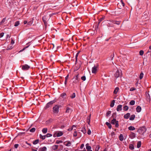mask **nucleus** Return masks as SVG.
<instances>
[{
	"label": "nucleus",
	"instance_id": "1",
	"mask_svg": "<svg viewBox=\"0 0 151 151\" xmlns=\"http://www.w3.org/2000/svg\"><path fill=\"white\" fill-rule=\"evenodd\" d=\"M147 129L145 127L143 126L140 127L138 130V132L140 134H143L146 132Z\"/></svg>",
	"mask_w": 151,
	"mask_h": 151
},
{
	"label": "nucleus",
	"instance_id": "2",
	"mask_svg": "<svg viewBox=\"0 0 151 151\" xmlns=\"http://www.w3.org/2000/svg\"><path fill=\"white\" fill-rule=\"evenodd\" d=\"M122 75V71L121 70H117L114 74L116 78H117L121 76Z\"/></svg>",
	"mask_w": 151,
	"mask_h": 151
},
{
	"label": "nucleus",
	"instance_id": "3",
	"mask_svg": "<svg viewBox=\"0 0 151 151\" xmlns=\"http://www.w3.org/2000/svg\"><path fill=\"white\" fill-rule=\"evenodd\" d=\"M59 106L57 105H56L53 108V111L55 113H57L59 112Z\"/></svg>",
	"mask_w": 151,
	"mask_h": 151
},
{
	"label": "nucleus",
	"instance_id": "4",
	"mask_svg": "<svg viewBox=\"0 0 151 151\" xmlns=\"http://www.w3.org/2000/svg\"><path fill=\"white\" fill-rule=\"evenodd\" d=\"M99 65H94L92 68V72L93 73H96L97 71Z\"/></svg>",
	"mask_w": 151,
	"mask_h": 151
},
{
	"label": "nucleus",
	"instance_id": "5",
	"mask_svg": "<svg viewBox=\"0 0 151 151\" xmlns=\"http://www.w3.org/2000/svg\"><path fill=\"white\" fill-rule=\"evenodd\" d=\"M55 100H53L50 101L48 102L46 105V106L45 107L46 109H47V108L51 106L52 104H53L55 102Z\"/></svg>",
	"mask_w": 151,
	"mask_h": 151
},
{
	"label": "nucleus",
	"instance_id": "6",
	"mask_svg": "<svg viewBox=\"0 0 151 151\" xmlns=\"http://www.w3.org/2000/svg\"><path fill=\"white\" fill-rule=\"evenodd\" d=\"M63 135V133L61 132H55L53 134V137H55L56 136L58 137H60Z\"/></svg>",
	"mask_w": 151,
	"mask_h": 151
},
{
	"label": "nucleus",
	"instance_id": "7",
	"mask_svg": "<svg viewBox=\"0 0 151 151\" xmlns=\"http://www.w3.org/2000/svg\"><path fill=\"white\" fill-rule=\"evenodd\" d=\"M78 74L77 75L75 76L73 78V79L74 80L73 81V83H77L78 82Z\"/></svg>",
	"mask_w": 151,
	"mask_h": 151
},
{
	"label": "nucleus",
	"instance_id": "8",
	"mask_svg": "<svg viewBox=\"0 0 151 151\" xmlns=\"http://www.w3.org/2000/svg\"><path fill=\"white\" fill-rule=\"evenodd\" d=\"M30 68V67L27 65H25L22 66V69L23 70H27Z\"/></svg>",
	"mask_w": 151,
	"mask_h": 151
},
{
	"label": "nucleus",
	"instance_id": "9",
	"mask_svg": "<svg viewBox=\"0 0 151 151\" xmlns=\"http://www.w3.org/2000/svg\"><path fill=\"white\" fill-rule=\"evenodd\" d=\"M72 111V110L71 109V108L67 107H66L65 113L68 114H70L71 113Z\"/></svg>",
	"mask_w": 151,
	"mask_h": 151
},
{
	"label": "nucleus",
	"instance_id": "10",
	"mask_svg": "<svg viewBox=\"0 0 151 151\" xmlns=\"http://www.w3.org/2000/svg\"><path fill=\"white\" fill-rule=\"evenodd\" d=\"M47 149L46 147L45 146L40 148L39 149L38 151H46Z\"/></svg>",
	"mask_w": 151,
	"mask_h": 151
},
{
	"label": "nucleus",
	"instance_id": "11",
	"mask_svg": "<svg viewBox=\"0 0 151 151\" xmlns=\"http://www.w3.org/2000/svg\"><path fill=\"white\" fill-rule=\"evenodd\" d=\"M122 106L121 105H118L117 107L116 110L118 111H120L122 110Z\"/></svg>",
	"mask_w": 151,
	"mask_h": 151
},
{
	"label": "nucleus",
	"instance_id": "12",
	"mask_svg": "<svg viewBox=\"0 0 151 151\" xmlns=\"http://www.w3.org/2000/svg\"><path fill=\"white\" fill-rule=\"evenodd\" d=\"M136 111L138 112H139L141 111V108L139 106H138L137 107L136 109Z\"/></svg>",
	"mask_w": 151,
	"mask_h": 151
},
{
	"label": "nucleus",
	"instance_id": "13",
	"mask_svg": "<svg viewBox=\"0 0 151 151\" xmlns=\"http://www.w3.org/2000/svg\"><path fill=\"white\" fill-rule=\"evenodd\" d=\"M130 114L129 113H127L124 116V118L126 119H128L129 118L130 115Z\"/></svg>",
	"mask_w": 151,
	"mask_h": 151
},
{
	"label": "nucleus",
	"instance_id": "14",
	"mask_svg": "<svg viewBox=\"0 0 151 151\" xmlns=\"http://www.w3.org/2000/svg\"><path fill=\"white\" fill-rule=\"evenodd\" d=\"M130 137L132 139H133L135 137V134L134 133H132L130 135Z\"/></svg>",
	"mask_w": 151,
	"mask_h": 151
},
{
	"label": "nucleus",
	"instance_id": "15",
	"mask_svg": "<svg viewBox=\"0 0 151 151\" xmlns=\"http://www.w3.org/2000/svg\"><path fill=\"white\" fill-rule=\"evenodd\" d=\"M86 149L87 150H91V147L89 145V144L88 143L86 144Z\"/></svg>",
	"mask_w": 151,
	"mask_h": 151
},
{
	"label": "nucleus",
	"instance_id": "16",
	"mask_svg": "<svg viewBox=\"0 0 151 151\" xmlns=\"http://www.w3.org/2000/svg\"><path fill=\"white\" fill-rule=\"evenodd\" d=\"M147 99V100L150 101V94L148 93L146 94Z\"/></svg>",
	"mask_w": 151,
	"mask_h": 151
},
{
	"label": "nucleus",
	"instance_id": "17",
	"mask_svg": "<svg viewBox=\"0 0 151 151\" xmlns=\"http://www.w3.org/2000/svg\"><path fill=\"white\" fill-rule=\"evenodd\" d=\"M119 90V88L116 87L115 88V89L114 91V94H116L118 92V91Z\"/></svg>",
	"mask_w": 151,
	"mask_h": 151
},
{
	"label": "nucleus",
	"instance_id": "18",
	"mask_svg": "<svg viewBox=\"0 0 151 151\" xmlns=\"http://www.w3.org/2000/svg\"><path fill=\"white\" fill-rule=\"evenodd\" d=\"M135 118V115L134 114L132 115L129 118V120H133Z\"/></svg>",
	"mask_w": 151,
	"mask_h": 151
},
{
	"label": "nucleus",
	"instance_id": "19",
	"mask_svg": "<svg viewBox=\"0 0 151 151\" xmlns=\"http://www.w3.org/2000/svg\"><path fill=\"white\" fill-rule=\"evenodd\" d=\"M47 128H44L42 129V131L44 134H45L47 132Z\"/></svg>",
	"mask_w": 151,
	"mask_h": 151
},
{
	"label": "nucleus",
	"instance_id": "20",
	"mask_svg": "<svg viewBox=\"0 0 151 151\" xmlns=\"http://www.w3.org/2000/svg\"><path fill=\"white\" fill-rule=\"evenodd\" d=\"M115 102V100H112V102L111 104H110V106L111 107H112L114 106V104Z\"/></svg>",
	"mask_w": 151,
	"mask_h": 151
},
{
	"label": "nucleus",
	"instance_id": "21",
	"mask_svg": "<svg viewBox=\"0 0 151 151\" xmlns=\"http://www.w3.org/2000/svg\"><path fill=\"white\" fill-rule=\"evenodd\" d=\"M106 124L108 126V127L110 129H111V124L108 122H106Z\"/></svg>",
	"mask_w": 151,
	"mask_h": 151
},
{
	"label": "nucleus",
	"instance_id": "22",
	"mask_svg": "<svg viewBox=\"0 0 151 151\" xmlns=\"http://www.w3.org/2000/svg\"><path fill=\"white\" fill-rule=\"evenodd\" d=\"M58 145H54L52 146V148L53 150H55L58 149Z\"/></svg>",
	"mask_w": 151,
	"mask_h": 151
},
{
	"label": "nucleus",
	"instance_id": "23",
	"mask_svg": "<svg viewBox=\"0 0 151 151\" xmlns=\"http://www.w3.org/2000/svg\"><path fill=\"white\" fill-rule=\"evenodd\" d=\"M119 137V140L121 141H122L123 140L124 137H123V135L122 134H120Z\"/></svg>",
	"mask_w": 151,
	"mask_h": 151
},
{
	"label": "nucleus",
	"instance_id": "24",
	"mask_svg": "<svg viewBox=\"0 0 151 151\" xmlns=\"http://www.w3.org/2000/svg\"><path fill=\"white\" fill-rule=\"evenodd\" d=\"M128 129L130 130H133L135 129V128L133 126H130L129 127Z\"/></svg>",
	"mask_w": 151,
	"mask_h": 151
},
{
	"label": "nucleus",
	"instance_id": "25",
	"mask_svg": "<svg viewBox=\"0 0 151 151\" xmlns=\"http://www.w3.org/2000/svg\"><path fill=\"white\" fill-rule=\"evenodd\" d=\"M91 116V114H90L88 118L87 119V122H88V124H89V125H90V122Z\"/></svg>",
	"mask_w": 151,
	"mask_h": 151
},
{
	"label": "nucleus",
	"instance_id": "26",
	"mask_svg": "<svg viewBox=\"0 0 151 151\" xmlns=\"http://www.w3.org/2000/svg\"><path fill=\"white\" fill-rule=\"evenodd\" d=\"M141 146V142L139 141L137 143V147L138 148H139Z\"/></svg>",
	"mask_w": 151,
	"mask_h": 151
},
{
	"label": "nucleus",
	"instance_id": "27",
	"mask_svg": "<svg viewBox=\"0 0 151 151\" xmlns=\"http://www.w3.org/2000/svg\"><path fill=\"white\" fill-rule=\"evenodd\" d=\"M135 102L134 100H132L129 102V104L131 105H134L135 104Z\"/></svg>",
	"mask_w": 151,
	"mask_h": 151
},
{
	"label": "nucleus",
	"instance_id": "28",
	"mask_svg": "<svg viewBox=\"0 0 151 151\" xmlns=\"http://www.w3.org/2000/svg\"><path fill=\"white\" fill-rule=\"evenodd\" d=\"M81 131L84 133H85L86 132V130L85 127H83L82 128Z\"/></svg>",
	"mask_w": 151,
	"mask_h": 151
},
{
	"label": "nucleus",
	"instance_id": "29",
	"mask_svg": "<svg viewBox=\"0 0 151 151\" xmlns=\"http://www.w3.org/2000/svg\"><path fill=\"white\" fill-rule=\"evenodd\" d=\"M116 121H116L115 119H114L113 120H112L111 123L113 124H114Z\"/></svg>",
	"mask_w": 151,
	"mask_h": 151
},
{
	"label": "nucleus",
	"instance_id": "30",
	"mask_svg": "<svg viewBox=\"0 0 151 151\" xmlns=\"http://www.w3.org/2000/svg\"><path fill=\"white\" fill-rule=\"evenodd\" d=\"M19 24V21H17L15 22L14 26L15 27L18 26Z\"/></svg>",
	"mask_w": 151,
	"mask_h": 151
},
{
	"label": "nucleus",
	"instance_id": "31",
	"mask_svg": "<svg viewBox=\"0 0 151 151\" xmlns=\"http://www.w3.org/2000/svg\"><path fill=\"white\" fill-rule=\"evenodd\" d=\"M40 138L42 139H45L46 136L45 135L42 136L41 134H40Z\"/></svg>",
	"mask_w": 151,
	"mask_h": 151
},
{
	"label": "nucleus",
	"instance_id": "32",
	"mask_svg": "<svg viewBox=\"0 0 151 151\" xmlns=\"http://www.w3.org/2000/svg\"><path fill=\"white\" fill-rule=\"evenodd\" d=\"M46 16H45L44 17H43L42 19L43 20L45 24V22H46L47 19H46Z\"/></svg>",
	"mask_w": 151,
	"mask_h": 151
},
{
	"label": "nucleus",
	"instance_id": "33",
	"mask_svg": "<svg viewBox=\"0 0 151 151\" xmlns=\"http://www.w3.org/2000/svg\"><path fill=\"white\" fill-rule=\"evenodd\" d=\"M129 107L127 106H125L124 107V110L127 111Z\"/></svg>",
	"mask_w": 151,
	"mask_h": 151
},
{
	"label": "nucleus",
	"instance_id": "34",
	"mask_svg": "<svg viewBox=\"0 0 151 151\" xmlns=\"http://www.w3.org/2000/svg\"><path fill=\"white\" fill-rule=\"evenodd\" d=\"M80 52V51H79L77 53V54H76V62H77V57L78 56V54H79V53Z\"/></svg>",
	"mask_w": 151,
	"mask_h": 151
},
{
	"label": "nucleus",
	"instance_id": "35",
	"mask_svg": "<svg viewBox=\"0 0 151 151\" xmlns=\"http://www.w3.org/2000/svg\"><path fill=\"white\" fill-rule=\"evenodd\" d=\"M35 128H32L29 131L31 132H35Z\"/></svg>",
	"mask_w": 151,
	"mask_h": 151
},
{
	"label": "nucleus",
	"instance_id": "36",
	"mask_svg": "<svg viewBox=\"0 0 151 151\" xmlns=\"http://www.w3.org/2000/svg\"><path fill=\"white\" fill-rule=\"evenodd\" d=\"M65 144L66 146H70L71 145V143L70 142H67V143L66 144Z\"/></svg>",
	"mask_w": 151,
	"mask_h": 151
},
{
	"label": "nucleus",
	"instance_id": "37",
	"mask_svg": "<svg viewBox=\"0 0 151 151\" xmlns=\"http://www.w3.org/2000/svg\"><path fill=\"white\" fill-rule=\"evenodd\" d=\"M129 148L131 150H133L134 149V147L132 145H130L129 146Z\"/></svg>",
	"mask_w": 151,
	"mask_h": 151
},
{
	"label": "nucleus",
	"instance_id": "38",
	"mask_svg": "<svg viewBox=\"0 0 151 151\" xmlns=\"http://www.w3.org/2000/svg\"><path fill=\"white\" fill-rule=\"evenodd\" d=\"M143 75H144V74L143 73H141L140 75V76H139V78L140 79H142V78H143Z\"/></svg>",
	"mask_w": 151,
	"mask_h": 151
},
{
	"label": "nucleus",
	"instance_id": "39",
	"mask_svg": "<svg viewBox=\"0 0 151 151\" xmlns=\"http://www.w3.org/2000/svg\"><path fill=\"white\" fill-rule=\"evenodd\" d=\"M39 140L38 139H37L33 142V144L34 145L37 144L39 142Z\"/></svg>",
	"mask_w": 151,
	"mask_h": 151
},
{
	"label": "nucleus",
	"instance_id": "40",
	"mask_svg": "<svg viewBox=\"0 0 151 151\" xmlns=\"http://www.w3.org/2000/svg\"><path fill=\"white\" fill-rule=\"evenodd\" d=\"M113 23L114 24H116L119 25L120 23V22L119 21H115L113 22Z\"/></svg>",
	"mask_w": 151,
	"mask_h": 151
},
{
	"label": "nucleus",
	"instance_id": "41",
	"mask_svg": "<svg viewBox=\"0 0 151 151\" xmlns=\"http://www.w3.org/2000/svg\"><path fill=\"white\" fill-rule=\"evenodd\" d=\"M75 97H76V94L75 93H73L70 96L71 98L72 99L74 98H75Z\"/></svg>",
	"mask_w": 151,
	"mask_h": 151
},
{
	"label": "nucleus",
	"instance_id": "42",
	"mask_svg": "<svg viewBox=\"0 0 151 151\" xmlns=\"http://www.w3.org/2000/svg\"><path fill=\"white\" fill-rule=\"evenodd\" d=\"M6 19L5 18H4L3 20L1 21V22H0V24L1 25L3 23H4Z\"/></svg>",
	"mask_w": 151,
	"mask_h": 151
},
{
	"label": "nucleus",
	"instance_id": "43",
	"mask_svg": "<svg viewBox=\"0 0 151 151\" xmlns=\"http://www.w3.org/2000/svg\"><path fill=\"white\" fill-rule=\"evenodd\" d=\"M99 148H100L99 146V145H97L96 146V148L95 149V151H98Z\"/></svg>",
	"mask_w": 151,
	"mask_h": 151
},
{
	"label": "nucleus",
	"instance_id": "44",
	"mask_svg": "<svg viewBox=\"0 0 151 151\" xmlns=\"http://www.w3.org/2000/svg\"><path fill=\"white\" fill-rule=\"evenodd\" d=\"M144 54V51L143 50H141L139 51V55H142Z\"/></svg>",
	"mask_w": 151,
	"mask_h": 151
},
{
	"label": "nucleus",
	"instance_id": "45",
	"mask_svg": "<svg viewBox=\"0 0 151 151\" xmlns=\"http://www.w3.org/2000/svg\"><path fill=\"white\" fill-rule=\"evenodd\" d=\"M111 111H108L106 113V116H108L110 114H111Z\"/></svg>",
	"mask_w": 151,
	"mask_h": 151
},
{
	"label": "nucleus",
	"instance_id": "46",
	"mask_svg": "<svg viewBox=\"0 0 151 151\" xmlns=\"http://www.w3.org/2000/svg\"><path fill=\"white\" fill-rule=\"evenodd\" d=\"M29 47V46H27L25 47H24V48L22 50H20L19 51V52H22L23 51V50H24L26 48H27V47Z\"/></svg>",
	"mask_w": 151,
	"mask_h": 151
},
{
	"label": "nucleus",
	"instance_id": "47",
	"mask_svg": "<svg viewBox=\"0 0 151 151\" xmlns=\"http://www.w3.org/2000/svg\"><path fill=\"white\" fill-rule=\"evenodd\" d=\"M66 95V94L65 93H63L61 94V96L63 98H64V97Z\"/></svg>",
	"mask_w": 151,
	"mask_h": 151
},
{
	"label": "nucleus",
	"instance_id": "48",
	"mask_svg": "<svg viewBox=\"0 0 151 151\" xmlns=\"http://www.w3.org/2000/svg\"><path fill=\"white\" fill-rule=\"evenodd\" d=\"M52 135L50 134L47 133L46 135V137H48L52 136Z\"/></svg>",
	"mask_w": 151,
	"mask_h": 151
},
{
	"label": "nucleus",
	"instance_id": "49",
	"mask_svg": "<svg viewBox=\"0 0 151 151\" xmlns=\"http://www.w3.org/2000/svg\"><path fill=\"white\" fill-rule=\"evenodd\" d=\"M115 127H118L119 126V124H118V121H117L115 123Z\"/></svg>",
	"mask_w": 151,
	"mask_h": 151
},
{
	"label": "nucleus",
	"instance_id": "50",
	"mask_svg": "<svg viewBox=\"0 0 151 151\" xmlns=\"http://www.w3.org/2000/svg\"><path fill=\"white\" fill-rule=\"evenodd\" d=\"M81 79L83 81H85L86 80V77L85 76H83L81 77Z\"/></svg>",
	"mask_w": 151,
	"mask_h": 151
},
{
	"label": "nucleus",
	"instance_id": "51",
	"mask_svg": "<svg viewBox=\"0 0 151 151\" xmlns=\"http://www.w3.org/2000/svg\"><path fill=\"white\" fill-rule=\"evenodd\" d=\"M32 22H33V21H30L28 23H27V25H31V24H32Z\"/></svg>",
	"mask_w": 151,
	"mask_h": 151
},
{
	"label": "nucleus",
	"instance_id": "52",
	"mask_svg": "<svg viewBox=\"0 0 151 151\" xmlns=\"http://www.w3.org/2000/svg\"><path fill=\"white\" fill-rule=\"evenodd\" d=\"M75 127V126L73 125L71 128L68 129V130L69 131H71L73 129V127Z\"/></svg>",
	"mask_w": 151,
	"mask_h": 151
},
{
	"label": "nucleus",
	"instance_id": "53",
	"mask_svg": "<svg viewBox=\"0 0 151 151\" xmlns=\"http://www.w3.org/2000/svg\"><path fill=\"white\" fill-rule=\"evenodd\" d=\"M11 43L12 45H13L14 43V42L12 39H11Z\"/></svg>",
	"mask_w": 151,
	"mask_h": 151
},
{
	"label": "nucleus",
	"instance_id": "54",
	"mask_svg": "<svg viewBox=\"0 0 151 151\" xmlns=\"http://www.w3.org/2000/svg\"><path fill=\"white\" fill-rule=\"evenodd\" d=\"M104 17H102L99 20V23L98 24H99V23H100V22L102 21V20H104Z\"/></svg>",
	"mask_w": 151,
	"mask_h": 151
},
{
	"label": "nucleus",
	"instance_id": "55",
	"mask_svg": "<svg viewBox=\"0 0 151 151\" xmlns=\"http://www.w3.org/2000/svg\"><path fill=\"white\" fill-rule=\"evenodd\" d=\"M63 142V141L61 140L57 141L56 142V143L57 144H59Z\"/></svg>",
	"mask_w": 151,
	"mask_h": 151
},
{
	"label": "nucleus",
	"instance_id": "56",
	"mask_svg": "<svg viewBox=\"0 0 151 151\" xmlns=\"http://www.w3.org/2000/svg\"><path fill=\"white\" fill-rule=\"evenodd\" d=\"M88 134L89 135H90L91 134V130L90 129H89L88 131L87 132Z\"/></svg>",
	"mask_w": 151,
	"mask_h": 151
},
{
	"label": "nucleus",
	"instance_id": "57",
	"mask_svg": "<svg viewBox=\"0 0 151 151\" xmlns=\"http://www.w3.org/2000/svg\"><path fill=\"white\" fill-rule=\"evenodd\" d=\"M19 146V145L17 144H15L14 145V147L15 148H17Z\"/></svg>",
	"mask_w": 151,
	"mask_h": 151
},
{
	"label": "nucleus",
	"instance_id": "58",
	"mask_svg": "<svg viewBox=\"0 0 151 151\" xmlns=\"http://www.w3.org/2000/svg\"><path fill=\"white\" fill-rule=\"evenodd\" d=\"M4 33L2 32L0 34V37H2L4 36Z\"/></svg>",
	"mask_w": 151,
	"mask_h": 151
},
{
	"label": "nucleus",
	"instance_id": "59",
	"mask_svg": "<svg viewBox=\"0 0 151 151\" xmlns=\"http://www.w3.org/2000/svg\"><path fill=\"white\" fill-rule=\"evenodd\" d=\"M68 77H69V75H68L65 77V81H67V80L68 78Z\"/></svg>",
	"mask_w": 151,
	"mask_h": 151
},
{
	"label": "nucleus",
	"instance_id": "60",
	"mask_svg": "<svg viewBox=\"0 0 151 151\" xmlns=\"http://www.w3.org/2000/svg\"><path fill=\"white\" fill-rule=\"evenodd\" d=\"M84 146V144H82L81 145V147H80V148L81 149H82L83 147Z\"/></svg>",
	"mask_w": 151,
	"mask_h": 151
},
{
	"label": "nucleus",
	"instance_id": "61",
	"mask_svg": "<svg viewBox=\"0 0 151 151\" xmlns=\"http://www.w3.org/2000/svg\"><path fill=\"white\" fill-rule=\"evenodd\" d=\"M77 136V134L76 132H75L73 133V136L74 137H76Z\"/></svg>",
	"mask_w": 151,
	"mask_h": 151
},
{
	"label": "nucleus",
	"instance_id": "62",
	"mask_svg": "<svg viewBox=\"0 0 151 151\" xmlns=\"http://www.w3.org/2000/svg\"><path fill=\"white\" fill-rule=\"evenodd\" d=\"M135 89L134 88H131L130 89V91H131L134 90Z\"/></svg>",
	"mask_w": 151,
	"mask_h": 151
},
{
	"label": "nucleus",
	"instance_id": "63",
	"mask_svg": "<svg viewBox=\"0 0 151 151\" xmlns=\"http://www.w3.org/2000/svg\"><path fill=\"white\" fill-rule=\"evenodd\" d=\"M121 3L123 5V6H124V3L122 1V0H121Z\"/></svg>",
	"mask_w": 151,
	"mask_h": 151
},
{
	"label": "nucleus",
	"instance_id": "64",
	"mask_svg": "<svg viewBox=\"0 0 151 151\" xmlns=\"http://www.w3.org/2000/svg\"><path fill=\"white\" fill-rule=\"evenodd\" d=\"M14 47V45H12L10 46V50L12 49Z\"/></svg>",
	"mask_w": 151,
	"mask_h": 151
}]
</instances>
